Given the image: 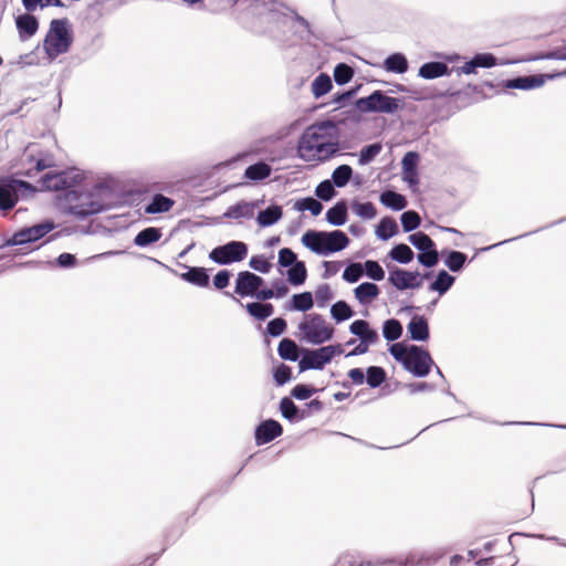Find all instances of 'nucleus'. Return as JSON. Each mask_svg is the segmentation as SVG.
<instances>
[{
    "instance_id": "8",
    "label": "nucleus",
    "mask_w": 566,
    "mask_h": 566,
    "mask_svg": "<svg viewBox=\"0 0 566 566\" xmlns=\"http://www.w3.org/2000/svg\"><path fill=\"white\" fill-rule=\"evenodd\" d=\"M356 105L359 111L365 113L392 114L401 107V101L387 96L380 91H376L367 97L359 98Z\"/></svg>"
},
{
    "instance_id": "56",
    "label": "nucleus",
    "mask_w": 566,
    "mask_h": 566,
    "mask_svg": "<svg viewBox=\"0 0 566 566\" xmlns=\"http://www.w3.org/2000/svg\"><path fill=\"white\" fill-rule=\"evenodd\" d=\"M474 63L476 67H492L497 64L496 59L490 53H481L476 54L474 57ZM507 62H499V64L504 65Z\"/></svg>"
},
{
    "instance_id": "63",
    "label": "nucleus",
    "mask_w": 566,
    "mask_h": 566,
    "mask_svg": "<svg viewBox=\"0 0 566 566\" xmlns=\"http://www.w3.org/2000/svg\"><path fill=\"white\" fill-rule=\"evenodd\" d=\"M286 328V322L283 318H274L268 324V333L271 336H280Z\"/></svg>"
},
{
    "instance_id": "23",
    "label": "nucleus",
    "mask_w": 566,
    "mask_h": 566,
    "mask_svg": "<svg viewBox=\"0 0 566 566\" xmlns=\"http://www.w3.org/2000/svg\"><path fill=\"white\" fill-rule=\"evenodd\" d=\"M175 205V201L164 195H155L151 201L145 207L148 214L168 212Z\"/></svg>"
},
{
    "instance_id": "41",
    "label": "nucleus",
    "mask_w": 566,
    "mask_h": 566,
    "mask_svg": "<svg viewBox=\"0 0 566 566\" xmlns=\"http://www.w3.org/2000/svg\"><path fill=\"white\" fill-rule=\"evenodd\" d=\"M277 352L283 359L295 361L298 358L297 345L289 338L280 342Z\"/></svg>"
},
{
    "instance_id": "52",
    "label": "nucleus",
    "mask_w": 566,
    "mask_h": 566,
    "mask_svg": "<svg viewBox=\"0 0 566 566\" xmlns=\"http://www.w3.org/2000/svg\"><path fill=\"white\" fill-rule=\"evenodd\" d=\"M401 224L406 232L417 229L420 224V217L416 211H406L401 214Z\"/></svg>"
},
{
    "instance_id": "17",
    "label": "nucleus",
    "mask_w": 566,
    "mask_h": 566,
    "mask_svg": "<svg viewBox=\"0 0 566 566\" xmlns=\"http://www.w3.org/2000/svg\"><path fill=\"white\" fill-rule=\"evenodd\" d=\"M263 284V279L254 273L244 271L238 274L235 281V293L241 296H255Z\"/></svg>"
},
{
    "instance_id": "1",
    "label": "nucleus",
    "mask_w": 566,
    "mask_h": 566,
    "mask_svg": "<svg viewBox=\"0 0 566 566\" xmlns=\"http://www.w3.org/2000/svg\"><path fill=\"white\" fill-rule=\"evenodd\" d=\"M41 190L65 189L62 207L71 214L83 218L101 212L105 207L106 187L93 181L78 168L49 172L41 179Z\"/></svg>"
},
{
    "instance_id": "28",
    "label": "nucleus",
    "mask_w": 566,
    "mask_h": 566,
    "mask_svg": "<svg viewBox=\"0 0 566 566\" xmlns=\"http://www.w3.org/2000/svg\"><path fill=\"white\" fill-rule=\"evenodd\" d=\"M379 200L384 206L394 210H402L407 207L406 198L402 195L390 190L384 191L380 195Z\"/></svg>"
},
{
    "instance_id": "11",
    "label": "nucleus",
    "mask_w": 566,
    "mask_h": 566,
    "mask_svg": "<svg viewBox=\"0 0 566 566\" xmlns=\"http://www.w3.org/2000/svg\"><path fill=\"white\" fill-rule=\"evenodd\" d=\"M32 186L25 181L9 179L0 182V209L10 210L18 201L19 193L33 191Z\"/></svg>"
},
{
    "instance_id": "27",
    "label": "nucleus",
    "mask_w": 566,
    "mask_h": 566,
    "mask_svg": "<svg viewBox=\"0 0 566 566\" xmlns=\"http://www.w3.org/2000/svg\"><path fill=\"white\" fill-rule=\"evenodd\" d=\"M447 74L448 66L441 62L426 63L419 70V75L428 80L437 78Z\"/></svg>"
},
{
    "instance_id": "29",
    "label": "nucleus",
    "mask_w": 566,
    "mask_h": 566,
    "mask_svg": "<svg viewBox=\"0 0 566 566\" xmlns=\"http://www.w3.org/2000/svg\"><path fill=\"white\" fill-rule=\"evenodd\" d=\"M161 238V231L158 228H146L142 230L134 239V243L137 247H147L151 243L159 241Z\"/></svg>"
},
{
    "instance_id": "40",
    "label": "nucleus",
    "mask_w": 566,
    "mask_h": 566,
    "mask_svg": "<svg viewBox=\"0 0 566 566\" xmlns=\"http://www.w3.org/2000/svg\"><path fill=\"white\" fill-rule=\"evenodd\" d=\"M294 209L297 211L308 210L313 216H318L323 210V205L314 198H303L294 203Z\"/></svg>"
},
{
    "instance_id": "46",
    "label": "nucleus",
    "mask_w": 566,
    "mask_h": 566,
    "mask_svg": "<svg viewBox=\"0 0 566 566\" xmlns=\"http://www.w3.org/2000/svg\"><path fill=\"white\" fill-rule=\"evenodd\" d=\"M409 242L421 252L434 248L433 241L423 232L410 234Z\"/></svg>"
},
{
    "instance_id": "45",
    "label": "nucleus",
    "mask_w": 566,
    "mask_h": 566,
    "mask_svg": "<svg viewBox=\"0 0 566 566\" xmlns=\"http://www.w3.org/2000/svg\"><path fill=\"white\" fill-rule=\"evenodd\" d=\"M353 169L348 165L337 167L332 174V180L336 187H344L349 181Z\"/></svg>"
},
{
    "instance_id": "7",
    "label": "nucleus",
    "mask_w": 566,
    "mask_h": 566,
    "mask_svg": "<svg viewBox=\"0 0 566 566\" xmlns=\"http://www.w3.org/2000/svg\"><path fill=\"white\" fill-rule=\"evenodd\" d=\"M340 344L327 345L316 349H306L298 363L300 370L323 369L332 359L343 354Z\"/></svg>"
},
{
    "instance_id": "36",
    "label": "nucleus",
    "mask_w": 566,
    "mask_h": 566,
    "mask_svg": "<svg viewBox=\"0 0 566 566\" xmlns=\"http://www.w3.org/2000/svg\"><path fill=\"white\" fill-rule=\"evenodd\" d=\"M394 261H397L401 264H407L413 260V251L407 244L400 243L394 247L389 254Z\"/></svg>"
},
{
    "instance_id": "25",
    "label": "nucleus",
    "mask_w": 566,
    "mask_h": 566,
    "mask_svg": "<svg viewBox=\"0 0 566 566\" xmlns=\"http://www.w3.org/2000/svg\"><path fill=\"white\" fill-rule=\"evenodd\" d=\"M254 203L241 201L238 202L237 205L229 207L224 216L232 219H249L252 218L254 214Z\"/></svg>"
},
{
    "instance_id": "18",
    "label": "nucleus",
    "mask_w": 566,
    "mask_h": 566,
    "mask_svg": "<svg viewBox=\"0 0 566 566\" xmlns=\"http://www.w3.org/2000/svg\"><path fill=\"white\" fill-rule=\"evenodd\" d=\"M419 163V156L417 153H407L401 161L402 166V180L406 181L409 187L415 188L419 184V176L417 166Z\"/></svg>"
},
{
    "instance_id": "62",
    "label": "nucleus",
    "mask_w": 566,
    "mask_h": 566,
    "mask_svg": "<svg viewBox=\"0 0 566 566\" xmlns=\"http://www.w3.org/2000/svg\"><path fill=\"white\" fill-rule=\"evenodd\" d=\"M291 378V368L284 364H281L274 370V379L279 386L284 385Z\"/></svg>"
},
{
    "instance_id": "61",
    "label": "nucleus",
    "mask_w": 566,
    "mask_h": 566,
    "mask_svg": "<svg viewBox=\"0 0 566 566\" xmlns=\"http://www.w3.org/2000/svg\"><path fill=\"white\" fill-rule=\"evenodd\" d=\"M296 262V254L291 249L283 248L279 251V264L281 266L287 268Z\"/></svg>"
},
{
    "instance_id": "10",
    "label": "nucleus",
    "mask_w": 566,
    "mask_h": 566,
    "mask_svg": "<svg viewBox=\"0 0 566 566\" xmlns=\"http://www.w3.org/2000/svg\"><path fill=\"white\" fill-rule=\"evenodd\" d=\"M248 247L241 241H231L224 245L214 248L209 256L219 264H229L245 259Z\"/></svg>"
},
{
    "instance_id": "64",
    "label": "nucleus",
    "mask_w": 566,
    "mask_h": 566,
    "mask_svg": "<svg viewBox=\"0 0 566 566\" xmlns=\"http://www.w3.org/2000/svg\"><path fill=\"white\" fill-rule=\"evenodd\" d=\"M314 394V389L306 385H297L292 390L293 397L300 400L308 399Z\"/></svg>"
},
{
    "instance_id": "37",
    "label": "nucleus",
    "mask_w": 566,
    "mask_h": 566,
    "mask_svg": "<svg viewBox=\"0 0 566 566\" xmlns=\"http://www.w3.org/2000/svg\"><path fill=\"white\" fill-rule=\"evenodd\" d=\"M307 276V271L305 263L302 261H297L292 264L290 270L287 271L289 282L293 285H301L305 282Z\"/></svg>"
},
{
    "instance_id": "50",
    "label": "nucleus",
    "mask_w": 566,
    "mask_h": 566,
    "mask_svg": "<svg viewBox=\"0 0 566 566\" xmlns=\"http://www.w3.org/2000/svg\"><path fill=\"white\" fill-rule=\"evenodd\" d=\"M381 151L380 144H371L364 147L359 153L358 163L364 166L369 164Z\"/></svg>"
},
{
    "instance_id": "33",
    "label": "nucleus",
    "mask_w": 566,
    "mask_h": 566,
    "mask_svg": "<svg viewBox=\"0 0 566 566\" xmlns=\"http://www.w3.org/2000/svg\"><path fill=\"white\" fill-rule=\"evenodd\" d=\"M347 218V207L345 202H337L326 212V220L333 226H343Z\"/></svg>"
},
{
    "instance_id": "9",
    "label": "nucleus",
    "mask_w": 566,
    "mask_h": 566,
    "mask_svg": "<svg viewBox=\"0 0 566 566\" xmlns=\"http://www.w3.org/2000/svg\"><path fill=\"white\" fill-rule=\"evenodd\" d=\"M20 160L22 167L19 174L28 177L53 166V158L48 154H42L35 144H31L24 149Z\"/></svg>"
},
{
    "instance_id": "38",
    "label": "nucleus",
    "mask_w": 566,
    "mask_h": 566,
    "mask_svg": "<svg viewBox=\"0 0 566 566\" xmlns=\"http://www.w3.org/2000/svg\"><path fill=\"white\" fill-rule=\"evenodd\" d=\"M332 80L327 74H319L312 83V93L316 98L327 94L332 88Z\"/></svg>"
},
{
    "instance_id": "57",
    "label": "nucleus",
    "mask_w": 566,
    "mask_h": 566,
    "mask_svg": "<svg viewBox=\"0 0 566 566\" xmlns=\"http://www.w3.org/2000/svg\"><path fill=\"white\" fill-rule=\"evenodd\" d=\"M22 3L27 11H34L38 8H44L48 6H61L60 0H22Z\"/></svg>"
},
{
    "instance_id": "21",
    "label": "nucleus",
    "mask_w": 566,
    "mask_h": 566,
    "mask_svg": "<svg viewBox=\"0 0 566 566\" xmlns=\"http://www.w3.org/2000/svg\"><path fill=\"white\" fill-rule=\"evenodd\" d=\"M379 294V287L370 282H364L354 289V296L361 305H369L378 298Z\"/></svg>"
},
{
    "instance_id": "48",
    "label": "nucleus",
    "mask_w": 566,
    "mask_h": 566,
    "mask_svg": "<svg viewBox=\"0 0 566 566\" xmlns=\"http://www.w3.org/2000/svg\"><path fill=\"white\" fill-rule=\"evenodd\" d=\"M363 268L364 273H366L369 279L374 281H381L385 279V271L377 261L368 260L363 263Z\"/></svg>"
},
{
    "instance_id": "59",
    "label": "nucleus",
    "mask_w": 566,
    "mask_h": 566,
    "mask_svg": "<svg viewBox=\"0 0 566 566\" xmlns=\"http://www.w3.org/2000/svg\"><path fill=\"white\" fill-rule=\"evenodd\" d=\"M418 261L424 266L432 268L438 263V252L434 248L422 251L418 255Z\"/></svg>"
},
{
    "instance_id": "26",
    "label": "nucleus",
    "mask_w": 566,
    "mask_h": 566,
    "mask_svg": "<svg viewBox=\"0 0 566 566\" xmlns=\"http://www.w3.org/2000/svg\"><path fill=\"white\" fill-rule=\"evenodd\" d=\"M272 168L265 163H258L249 166L244 171V177L252 181H261L270 177Z\"/></svg>"
},
{
    "instance_id": "58",
    "label": "nucleus",
    "mask_w": 566,
    "mask_h": 566,
    "mask_svg": "<svg viewBox=\"0 0 566 566\" xmlns=\"http://www.w3.org/2000/svg\"><path fill=\"white\" fill-rule=\"evenodd\" d=\"M333 294L328 285H322L315 291V301L318 307H325Z\"/></svg>"
},
{
    "instance_id": "39",
    "label": "nucleus",
    "mask_w": 566,
    "mask_h": 566,
    "mask_svg": "<svg viewBox=\"0 0 566 566\" xmlns=\"http://www.w3.org/2000/svg\"><path fill=\"white\" fill-rule=\"evenodd\" d=\"M331 315L336 321V323H340L349 319L354 315V312L346 302L338 301L332 305Z\"/></svg>"
},
{
    "instance_id": "53",
    "label": "nucleus",
    "mask_w": 566,
    "mask_h": 566,
    "mask_svg": "<svg viewBox=\"0 0 566 566\" xmlns=\"http://www.w3.org/2000/svg\"><path fill=\"white\" fill-rule=\"evenodd\" d=\"M250 268L261 273H269L272 264L264 255H253L249 262Z\"/></svg>"
},
{
    "instance_id": "44",
    "label": "nucleus",
    "mask_w": 566,
    "mask_h": 566,
    "mask_svg": "<svg viewBox=\"0 0 566 566\" xmlns=\"http://www.w3.org/2000/svg\"><path fill=\"white\" fill-rule=\"evenodd\" d=\"M353 211L361 219L371 220L376 217L377 210L371 202H353Z\"/></svg>"
},
{
    "instance_id": "4",
    "label": "nucleus",
    "mask_w": 566,
    "mask_h": 566,
    "mask_svg": "<svg viewBox=\"0 0 566 566\" xmlns=\"http://www.w3.org/2000/svg\"><path fill=\"white\" fill-rule=\"evenodd\" d=\"M389 352L408 371L417 377L427 376L433 364L429 353L417 346L405 347L397 343L391 345Z\"/></svg>"
},
{
    "instance_id": "16",
    "label": "nucleus",
    "mask_w": 566,
    "mask_h": 566,
    "mask_svg": "<svg viewBox=\"0 0 566 566\" xmlns=\"http://www.w3.org/2000/svg\"><path fill=\"white\" fill-rule=\"evenodd\" d=\"M559 76H566V71L555 74H537L507 80L505 82V87L528 91L542 87L547 80H553Z\"/></svg>"
},
{
    "instance_id": "24",
    "label": "nucleus",
    "mask_w": 566,
    "mask_h": 566,
    "mask_svg": "<svg viewBox=\"0 0 566 566\" xmlns=\"http://www.w3.org/2000/svg\"><path fill=\"white\" fill-rule=\"evenodd\" d=\"M384 69L387 72L402 74L408 70V61L401 53H394L384 61Z\"/></svg>"
},
{
    "instance_id": "2",
    "label": "nucleus",
    "mask_w": 566,
    "mask_h": 566,
    "mask_svg": "<svg viewBox=\"0 0 566 566\" xmlns=\"http://www.w3.org/2000/svg\"><path fill=\"white\" fill-rule=\"evenodd\" d=\"M338 128L335 123L324 120L308 126L302 134L297 154L305 161H324L339 149Z\"/></svg>"
},
{
    "instance_id": "42",
    "label": "nucleus",
    "mask_w": 566,
    "mask_h": 566,
    "mask_svg": "<svg viewBox=\"0 0 566 566\" xmlns=\"http://www.w3.org/2000/svg\"><path fill=\"white\" fill-rule=\"evenodd\" d=\"M314 305V298L312 293L303 292L300 294H295L292 297V307L296 311L306 312L311 310Z\"/></svg>"
},
{
    "instance_id": "49",
    "label": "nucleus",
    "mask_w": 566,
    "mask_h": 566,
    "mask_svg": "<svg viewBox=\"0 0 566 566\" xmlns=\"http://www.w3.org/2000/svg\"><path fill=\"white\" fill-rule=\"evenodd\" d=\"M354 75V71L345 63H339L334 69V78L337 84L344 85L348 83Z\"/></svg>"
},
{
    "instance_id": "6",
    "label": "nucleus",
    "mask_w": 566,
    "mask_h": 566,
    "mask_svg": "<svg viewBox=\"0 0 566 566\" xmlns=\"http://www.w3.org/2000/svg\"><path fill=\"white\" fill-rule=\"evenodd\" d=\"M72 42L67 24L63 20H53L45 36L43 48L50 60L65 53Z\"/></svg>"
},
{
    "instance_id": "22",
    "label": "nucleus",
    "mask_w": 566,
    "mask_h": 566,
    "mask_svg": "<svg viewBox=\"0 0 566 566\" xmlns=\"http://www.w3.org/2000/svg\"><path fill=\"white\" fill-rule=\"evenodd\" d=\"M408 332L413 340H426L429 337L427 321L421 316H415L408 324Z\"/></svg>"
},
{
    "instance_id": "19",
    "label": "nucleus",
    "mask_w": 566,
    "mask_h": 566,
    "mask_svg": "<svg viewBox=\"0 0 566 566\" xmlns=\"http://www.w3.org/2000/svg\"><path fill=\"white\" fill-rule=\"evenodd\" d=\"M349 332L357 336L360 342L376 345L379 342L378 332L370 327V324L364 319H356L349 325Z\"/></svg>"
},
{
    "instance_id": "3",
    "label": "nucleus",
    "mask_w": 566,
    "mask_h": 566,
    "mask_svg": "<svg viewBox=\"0 0 566 566\" xmlns=\"http://www.w3.org/2000/svg\"><path fill=\"white\" fill-rule=\"evenodd\" d=\"M301 242L311 252L317 255L328 256L346 249L349 244V239L346 233L340 230H307L303 233Z\"/></svg>"
},
{
    "instance_id": "31",
    "label": "nucleus",
    "mask_w": 566,
    "mask_h": 566,
    "mask_svg": "<svg viewBox=\"0 0 566 566\" xmlns=\"http://www.w3.org/2000/svg\"><path fill=\"white\" fill-rule=\"evenodd\" d=\"M282 208L279 206H272L261 211L258 216V223L261 227H270L276 223L282 218Z\"/></svg>"
},
{
    "instance_id": "15",
    "label": "nucleus",
    "mask_w": 566,
    "mask_h": 566,
    "mask_svg": "<svg viewBox=\"0 0 566 566\" xmlns=\"http://www.w3.org/2000/svg\"><path fill=\"white\" fill-rule=\"evenodd\" d=\"M422 280L419 272L406 271L400 268L391 269L388 276V281L400 291L419 289L422 285Z\"/></svg>"
},
{
    "instance_id": "54",
    "label": "nucleus",
    "mask_w": 566,
    "mask_h": 566,
    "mask_svg": "<svg viewBox=\"0 0 566 566\" xmlns=\"http://www.w3.org/2000/svg\"><path fill=\"white\" fill-rule=\"evenodd\" d=\"M465 262V255L462 252L452 251L447 260L446 265L453 272L459 271Z\"/></svg>"
},
{
    "instance_id": "34",
    "label": "nucleus",
    "mask_w": 566,
    "mask_h": 566,
    "mask_svg": "<svg viewBox=\"0 0 566 566\" xmlns=\"http://www.w3.org/2000/svg\"><path fill=\"white\" fill-rule=\"evenodd\" d=\"M245 308L248 313L256 319H265L274 312V307L270 303H249L245 305Z\"/></svg>"
},
{
    "instance_id": "13",
    "label": "nucleus",
    "mask_w": 566,
    "mask_h": 566,
    "mask_svg": "<svg viewBox=\"0 0 566 566\" xmlns=\"http://www.w3.org/2000/svg\"><path fill=\"white\" fill-rule=\"evenodd\" d=\"M54 223L52 221H44L42 223L24 228L18 232H15L12 238L8 241V244L12 245H20L29 242H34L41 238H43L45 234H48L50 231L54 229Z\"/></svg>"
},
{
    "instance_id": "35",
    "label": "nucleus",
    "mask_w": 566,
    "mask_h": 566,
    "mask_svg": "<svg viewBox=\"0 0 566 566\" xmlns=\"http://www.w3.org/2000/svg\"><path fill=\"white\" fill-rule=\"evenodd\" d=\"M17 28L21 36L25 34L27 36L33 35L38 30V21L33 15L23 14L17 18Z\"/></svg>"
},
{
    "instance_id": "47",
    "label": "nucleus",
    "mask_w": 566,
    "mask_h": 566,
    "mask_svg": "<svg viewBox=\"0 0 566 566\" xmlns=\"http://www.w3.org/2000/svg\"><path fill=\"white\" fill-rule=\"evenodd\" d=\"M402 326L397 319H388L384 323L382 334L387 340H396L401 336Z\"/></svg>"
},
{
    "instance_id": "60",
    "label": "nucleus",
    "mask_w": 566,
    "mask_h": 566,
    "mask_svg": "<svg viewBox=\"0 0 566 566\" xmlns=\"http://www.w3.org/2000/svg\"><path fill=\"white\" fill-rule=\"evenodd\" d=\"M280 409H281L283 417L289 420L294 419V417L297 415V411H298L295 403L289 398H283L281 400Z\"/></svg>"
},
{
    "instance_id": "51",
    "label": "nucleus",
    "mask_w": 566,
    "mask_h": 566,
    "mask_svg": "<svg viewBox=\"0 0 566 566\" xmlns=\"http://www.w3.org/2000/svg\"><path fill=\"white\" fill-rule=\"evenodd\" d=\"M363 274V263H352L345 269L343 273V279L348 283H356L357 281H359Z\"/></svg>"
},
{
    "instance_id": "32",
    "label": "nucleus",
    "mask_w": 566,
    "mask_h": 566,
    "mask_svg": "<svg viewBox=\"0 0 566 566\" xmlns=\"http://www.w3.org/2000/svg\"><path fill=\"white\" fill-rule=\"evenodd\" d=\"M181 279L201 287L209 283V275L203 268H191L188 272L181 274Z\"/></svg>"
},
{
    "instance_id": "5",
    "label": "nucleus",
    "mask_w": 566,
    "mask_h": 566,
    "mask_svg": "<svg viewBox=\"0 0 566 566\" xmlns=\"http://www.w3.org/2000/svg\"><path fill=\"white\" fill-rule=\"evenodd\" d=\"M300 338L312 345H322L334 337L335 328L322 315L312 313L298 324Z\"/></svg>"
},
{
    "instance_id": "43",
    "label": "nucleus",
    "mask_w": 566,
    "mask_h": 566,
    "mask_svg": "<svg viewBox=\"0 0 566 566\" xmlns=\"http://www.w3.org/2000/svg\"><path fill=\"white\" fill-rule=\"evenodd\" d=\"M454 277L446 271H441L437 280L430 285L431 291L439 292L440 295L444 294L453 284Z\"/></svg>"
},
{
    "instance_id": "20",
    "label": "nucleus",
    "mask_w": 566,
    "mask_h": 566,
    "mask_svg": "<svg viewBox=\"0 0 566 566\" xmlns=\"http://www.w3.org/2000/svg\"><path fill=\"white\" fill-rule=\"evenodd\" d=\"M282 434V426L275 420L262 422L255 431L256 444H264Z\"/></svg>"
},
{
    "instance_id": "30",
    "label": "nucleus",
    "mask_w": 566,
    "mask_h": 566,
    "mask_svg": "<svg viewBox=\"0 0 566 566\" xmlns=\"http://www.w3.org/2000/svg\"><path fill=\"white\" fill-rule=\"evenodd\" d=\"M398 232L397 222L389 217L382 218L376 228V235L381 240H388Z\"/></svg>"
},
{
    "instance_id": "14",
    "label": "nucleus",
    "mask_w": 566,
    "mask_h": 566,
    "mask_svg": "<svg viewBox=\"0 0 566 566\" xmlns=\"http://www.w3.org/2000/svg\"><path fill=\"white\" fill-rule=\"evenodd\" d=\"M347 375L354 385H363L366 379L370 388H377L386 380V371L378 366L368 367L366 373L360 368H353Z\"/></svg>"
},
{
    "instance_id": "55",
    "label": "nucleus",
    "mask_w": 566,
    "mask_h": 566,
    "mask_svg": "<svg viewBox=\"0 0 566 566\" xmlns=\"http://www.w3.org/2000/svg\"><path fill=\"white\" fill-rule=\"evenodd\" d=\"M315 195L322 200H331L335 196V189L329 180L322 181L315 189Z\"/></svg>"
},
{
    "instance_id": "12",
    "label": "nucleus",
    "mask_w": 566,
    "mask_h": 566,
    "mask_svg": "<svg viewBox=\"0 0 566 566\" xmlns=\"http://www.w3.org/2000/svg\"><path fill=\"white\" fill-rule=\"evenodd\" d=\"M442 556L441 553L423 552L410 553L406 556H399L389 560L377 559L368 565H391V566H430Z\"/></svg>"
}]
</instances>
